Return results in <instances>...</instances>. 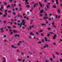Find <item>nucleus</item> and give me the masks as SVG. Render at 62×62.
Returning <instances> with one entry per match:
<instances>
[{
  "label": "nucleus",
  "mask_w": 62,
  "mask_h": 62,
  "mask_svg": "<svg viewBox=\"0 0 62 62\" xmlns=\"http://www.w3.org/2000/svg\"><path fill=\"white\" fill-rule=\"evenodd\" d=\"M39 5L40 7H41V8H42L43 7V6H44V4H41V2H39Z\"/></svg>",
  "instance_id": "1"
},
{
  "label": "nucleus",
  "mask_w": 62,
  "mask_h": 62,
  "mask_svg": "<svg viewBox=\"0 0 62 62\" xmlns=\"http://www.w3.org/2000/svg\"><path fill=\"white\" fill-rule=\"evenodd\" d=\"M45 16L46 17H43V19H48V17H47V14H45Z\"/></svg>",
  "instance_id": "2"
},
{
  "label": "nucleus",
  "mask_w": 62,
  "mask_h": 62,
  "mask_svg": "<svg viewBox=\"0 0 62 62\" xmlns=\"http://www.w3.org/2000/svg\"><path fill=\"white\" fill-rule=\"evenodd\" d=\"M50 3H49L48 4V5H47V9H48L49 8V6H49V5H50Z\"/></svg>",
  "instance_id": "3"
},
{
  "label": "nucleus",
  "mask_w": 62,
  "mask_h": 62,
  "mask_svg": "<svg viewBox=\"0 0 62 62\" xmlns=\"http://www.w3.org/2000/svg\"><path fill=\"white\" fill-rule=\"evenodd\" d=\"M12 47L13 48H15V49H16L17 48V47L16 46H14L13 45H12Z\"/></svg>",
  "instance_id": "4"
},
{
  "label": "nucleus",
  "mask_w": 62,
  "mask_h": 62,
  "mask_svg": "<svg viewBox=\"0 0 62 62\" xmlns=\"http://www.w3.org/2000/svg\"><path fill=\"white\" fill-rule=\"evenodd\" d=\"M15 37H18V38H20V36L18 34H16L15 35Z\"/></svg>",
  "instance_id": "5"
},
{
  "label": "nucleus",
  "mask_w": 62,
  "mask_h": 62,
  "mask_svg": "<svg viewBox=\"0 0 62 62\" xmlns=\"http://www.w3.org/2000/svg\"><path fill=\"white\" fill-rule=\"evenodd\" d=\"M30 34L31 35H32V36H34V33H33V32H31L30 33Z\"/></svg>",
  "instance_id": "6"
},
{
  "label": "nucleus",
  "mask_w": 62,
  "mask_h": 62,
  "mask_svg": "<svg viewBox=\"0 0 62 62\" xmlns=\"http://www.w3.org/2000/svg\"><path fill=\"white\" fill-rule=\"evenodd\" d=\"M3 8V6H2L1 8L0 9V10H1V11H3L2 10V9Z\"/></svg>",
  "instance_id": "7"
},
{
  "label": "nucleus",
  "mask_w": 62,
  "mask_h": 62,
  "mask_svg": "<svg viewBox=\"0 0 62 62\" xmlns=\"http://www.w3.org/2000/svg\"><path fill=\"white\" fill-rule=\"evenodd\" d=\"M24 20H23L22 22V23H25V22H24Z\"/></svg>",
  "instance_id": "8"
},
{
  "label": "nucleus",
  "mask_w": 62,
  "mask_h": 62,
  "mask_svg": "<svg viewBox=\"0 0 62 62\" xmlns=\"http://www.w3.org/2000/svg\"><path fill=\"white\" fill-rule=\"evenodd\" d=\"M13 31L14 32V33H17V31H15V30H13Z\"/></svg>",
  "instance_id": "9"
},
{
  "label": "nucleus",
  "mask_w": 62,
  "mask_h": 62,
  "mask_svg": "<svg viewBox=\"0 0 62 62\" xmlns=\"http://www.w3.org/2000/svg\"><path fill=\"white\" fill-rule=\"evenodd\" d=\"M44 10L43 9L41 10L40 11V13H41L42 12H43Z\"/></svg>",
  "instance_id": "10"
},
{
  "label": "nucleus",
  "mask_w": 62,
  "mask_h": 62,
  "mask_svg": "<svg viewBox=\"0 0 62 62\" xmlns=\"http://www.w3.org/2000/svg\"><path fill=\"white\" fill-rule=\"evenodd\" d=\"M58 13H60V10L58 9Z\"/></svg>",
  "instance_id": "11"
},
{
  "label": "nucleus",
  "mask_w": 62,
  "mask_h": 62,
  "mask_svg": "<svg viewBox=\"0 0 62 62\" xmlns=\"http://www.w3.org/2000/svg\"><path fill=\"white\" fill-rule=\"evenodd\" d=\"M56 3L57 5L58 3V0H56Z\"/></svg>",
  "instance_id": "12"
},
{
  "label": "nucleus",
  "mask_w": 62,
  "mask_h": 62,
  "mask_svg": "<svg viewBox=\"0 0 62 62\" xmlns=\"http://www.w3.org/2000/svg\"><path fill=\"white\" fill-rule=\"evenodd\" d=\"M33 22V21L32 20H31L30 23L31 24H32Z\"/></svg>",
  "instance_id": "13"
},
{
  "label": "nucleus",
  "mask_w": 62,
  "mask_h": 62,
  "mask_svg": "<svg viewBox=\"0 0 62 62\" xmlns=\"http://www.w3.org/2000/svg\"><path fill=\"white\" fill-rule=\"evenodd\" d=\"M45 46L46 47H48L49 46L47 44H46L45 45Z\"/></svg>",
  "instance_id": "14"
},
{
  "label": "nucleus",
  "mask_w": 62,
  "mask_h": 62,
  "mask_svg": "<svg viewBox=\"0 0 62 62\" xmlns=\"http://www.w3.org/2000/svg\"><path fill=\"white\" fill-rule=\"evenodd\" d=\"M3 62H5V61H6V60H5V58H3Z\"/></svg>",
  "instance_id": "15"
},
{
  "label": "nucleus",
  "mask_w": 62,
  "mask_h": 62,
  "mask_svg": "<svg viewBox=\"0 0 62 62\" xmlns=\"http://www.w3.org/2000/svg\"><path fill=\"white\" fill-rule=\"evenodd\" d=\"M41 25H42V26H43V25H45V26L46 25V24H44V23H42L41 24Z\"/></svg>",
  "instance_id": "16"
},
{
  "label": "nucleus",
  "mask_w": 62,
  "mask_h": 62,
  "mask_svg": "<svg viewBox=\"0 0 62 62\" xmlns=\"http://www.w3.org/2000/svg\"><path fill=\"white\" fill-rule=\"evenodd\" d=\"M17 23H21V21L20 20H18L17 21Z\"/></svg>",
  "instance_id": "17"
},
{
  "label": "nucleus",
  "mask_w": 62,
  "mask_h": 62,
  "mask_svg": "<svg viewBox=\"0 0 62 62\" xmlns=\"http://www.w3.org/2000/svg\"><path fill=\"white\" fill-rule=\"evenodd\" d=\"M47 38H46V37H45V41H47Z\"/></svg>",
  "instance_id": "18"
},
{
  "label": "nucleus",
  "mask_w": 62,
  "mask_h": 62,
  "mask_svg": "<svg viewBox=\"0 0 62 62\" xmlns=\"http://www.w3.org/2000/svg\"><path fill=\"white\" fill-rule=\"evenodd\" d=\"M22 28H23V29H25V27L23 26L22 27Z\"/></svg>",
  "instance_id": "19"
},
{
  "label": "nucleus",
  "mask_w": 62,
  "mask_h": 62,
  "mask_svg": "<svg viewBox=\"0 0 62 62\" xmlns=\"http://www.w3.org/2000/svg\"><path fill=\"white\" fill-rule=\"evenodd\" d=\"M53 26L54 28H56V26L54 25H53Z\"/></svg>",
  "instance_id": "20"
},
{
  "label": "nucleus",
  "mask_w": 62,
  "mask_h": 62,
  "mask_svg": "<svg viewBox=\"0 0 62 62\" xmlns=\"http://www.w3.org/2000/svg\"><path fill=\"white\" fill-rule=\"evenodd\" d=\"M55 53H56V54H57L58 55H59V53H57V52H56Z\"/></svg>",
  "instance_id": "21"
},
{
  "label": "nucleus",
  "mask_w": 62,
  "mask_h": 62,
  "mask_svg": "<svg viewBox=\"0 0 62 62\" xmlns=\"http://www.w3.org/2000/svg\"><path fill=\"white\" fill-rule=\"evenodd\" d=\"M11 5L12 6V8H13V7H14V6H13V4H11Z\"/></svg>",
  "instance_id": "22"
},
{
  "label": "nucleus",
  "mask_w": 62,
  "mask_h": 62,
  "mask_svg": "<svg viewBox=\"0 0 62 62\" xmlns=\"http://www.w3.org/2000/svg\"><path fill=\"white\" fill-rule=\"evenodd\" d=\"M39 32H42V30H40L38 32V33H39Z\"/></svg>",
  "instance_id": "23"
},
{
  "label": "nucleus",
  "mask_w": 62,
  "mask_h": 62,
  "mask_svg": "<svg viewBox=\"0 0 62 62\" xmlns=\"http://www.w3.org/2000/svg\"><path fill=\"white\" fill-rule=\"evenodd\" d=\"M26 6L27 8H29L30 7V6L28 5H26Z\"/></svg>",
  "instance_id": "24"
},
{
  "label": "nucleus",
  "mask_w": 62,
  "mask_h": 62,
  "mask_svg": "<svg viewBox=\"0 0 62 62\" xmlns=\"http://www.w3.org/2000/svg\"><path fill=\"white\" fill-rule=\"evenodd\" d=\"M53 7L54 8H56V6L54 5L53 6Z\"/></svg>",
  "instance_id": "25"
},
{
  "label": "nucleus",
  "mask_w": 62,
  "mask_h": 62,
  "mask_svg": "<svg viewBox=\"0 0 62 62\" xmlns=\"http://www.w3.org/2000/svg\"><path fill=\"white\" fill-rule=\"evenodd\" d=\"M29 39H31V36L30 35L29 36Z\"/></svg>",
  "instance_id": "26"
},
{
  "label": "nucleus",
  "mask_w": 62,
  "mask_h": 62,
  "mask_svg": "<svg viewBox=\"0 0 62 62\" xmlns=\"http://www.w3.org/2000/svg\"><path fill=\"white\" fill-rule=\"evenodd\" d=\"M53 44L54 45H56V44L54 42H53Z\"/></svg>",
  "instance_id": "27"
},
{
  "label": "nucleus",
  "mask_w": 62,
  "mask_h": 62,
  "mask_svg": "<svg viewBox=\"0 0 62 62\" xmlns=\"http://www.w3.org/2000/svg\"><path fill=\"white\" fill-rule=\"evenodd\" d=\"M36 34H37V35H39V34L38 33V32H36Z\"/></svg>",
  "instance_id": "28"
},
{
  "label": "nucleus",
  "mask_w": 62,
  "mask_h": 62,
  "mask_svg": "<svg viewBox=\"0 0 62 62\" xmlns=\"http://www.w3.org/2000/svg\"><path fill=\"white\" fill-rule=\"evenodd\" d=\"M10 7V6H9V5H8L7 7V8H9Z\"/></svg>",
  "instance_id": "29"
},
{
  "label": "nucleus",
  "mask_w": 62,
  "mask_h": 62,
  "mask_svg": "<svg viewBox=\"0 0 62 62\" xmlns=\"http://www.w3.org/2000/svg\"><path fill=\"white\" fill-rule=\"evenodd\" d=\"M50 60L51 61H53V59H52L51 58H50Z\"/></svg>",
  "instance_id": "30"
},
{
  "label": "nucleus",
  "mask_w": 62,
  "mask_h": 62,
  "mask_svg": "<svg viewBox=\"0 0 62 62\" xmlns=\"http://www.w3.org/2000/svg\"><path fill=\"white\" fill-rule=\"evenodd\" d=\"M42 15H42V14H40V16H42Z\"/></svg>",
  "instance_id": "31"
},
{
  "label": "nucleus",
  "mask_w": 62,
  "mask_h": 62,
  "mask_svg": "<svg viewBox=\"0 0 62 62\" xmlns=\"http://www.w3.org/2000/svg\"><path fill=\"white\" fill-rule=\"evenodd\" d=\"M55 17H56V19L57 18V17H57V15H55Z\"/></svg>",
  "instance_id": "32"
},
{
  "label": "nucleus",
  "mask_w": 62,
  "mask_h": 62,
  "mask_svg": "<svg viewBox=\"0 0 62 62\" xmlns=\"http://www.w3.org/2000/svg\"><path fill=\"white\" fill-rule=\"evenodd\" d=\"M8 13H11V11H8Z\"/></svg>",
  "instance_id": "33"
},
{
  "label": "nucleus",
  "mask_w": 62,
  "mask_h": 62,
  "mask_svg": "<svg viewBox=\"0 0 62 62\" xmlns=\"http://www.w3.org/2000/svg\"><path fill=\"white\" fill-rule=\"evenodd\" d=\"M18 61H21L22 60H21V59H18Z\"/></svg>",
  "instance_id": "34"
},
{
  "label": "nucleus",
  "mask_w": 62,
  "mask_h": 62,
  "mask_svg": "<svg viewBox=\"0 0 62 62\" xmlns=\"http://www.w3.org/2000/svg\"><path fill=\"white\" fill-rule=\"evenodd\" d=\"M60 60L61 62H62V59H60Z\"/></svg>",
  "instance_id": "35"
},
{
  "label": "nucleus",
  "mask_w": 62,
  "mask_h": 62,
  "mask_svg": "<svg viewBox=\"0 0 62 62\" xmlns=\"http://www.w3.org/2000/svg\"><path fill=\"white\" fill-rule=\"evenodd\" d=\"M38 43H41V41L39 42Z\"/></svg>",
  "instance_id": "36"
},
{
  "label": "nucleus",
  "mask_w": 62,
  "mask_h": 62,
  "mask_svg": "<svg viewBox=\"0 0 62 62\" xmlns=\"http://www.w3.org/2000/svg\"><path fill=\"white\" fill-rule=\"evenodd\" d=\"M54 22H53L52 23V25H54Z\"/></svg>",
  "instance_id": "37"
},
{
  "label": "nucleus",
  "mask_w": 62,
  "mask_h": 62,
  "mask_svg": "<svg viewBox=\"0 0 62 62\" xmlns=\"http://www.w3.org/2000/svg\"><path fill=\"white\" fill-rule=\"evenodd\" d=\"M53 39H55V37L54 36L53 37Z\"/></svg>",
  "instance_id": "38"
},
{
  "label": "nucleus",
  "mask_w": 62,
  "mask_h": 62,
  "mask_svg": "<svg viewBox=\"0 0 62 62\" xmlns=\"http://www.w3.org/2000/svg\"><path fill=\"white\" fill-rule=\"evenodd\" d=\"M54 37H56L57 35H56V34H54Z\"/></svg>",
  "instance_id": "39"
},
{
  "label": "nucleus",
  "mask_w": 62,
  "mask_h": 62,
  "mask_svg": "<svg viewBox=\"0 0 62 62\" xmlns=\"http://www.w3.org/2000/svg\"><path fill=\"white\" fill-rule=\"evenodd\" d=\"M8 29H10V28H11V27H10L9 26H8Z\"/></svg>",
  "instance_id": "40"
},
{
  "label": "nucleus",
  "mask_w": 62,
  "mask_h": 62,
  "mask_svg": "<svg viewBox=\"0 0 62 62\" xmlns=\"http://www.w3.org/2000/svg\"><path fill=\"white\" fill-rule=\"evenodd\" d=\"M13 14H14V15H15V13L13 12Z\"/></svg>",
  "instance_id": "41"
},
{
  "label": "nucleus",
  "mask_w": 62,
  "mask_h": 62,
  "mask_svg": "<svg viewBox=\"0 0 62 62\" xmlns=\"http://www.w3.org/2000/svg\"><path fill=\"white\" fill-rule=\"evenodd\" d=\"M50 34H54V33H53V32H50Z\"/></svg>",
  "instance_id": "42"
},
{
  "label": "nucleus",
  "mask_w": 62,
  "mask_h": 62,
  "mask_svg": "<svg viewBox=\"0 0 62 62\" xmlns=\"http://www.w3.org/2000/svg\"><path fill=\"white\" fill-rule=\"evenodd\" d=\"M31 28H32V27H31V26H30L29 28H30V29H31Z\"/></svg>",
  "instance_id": "43"
},
{
  "label": "nucleus",
  "mask_w": 62,
  "mask_h": 62,
  "mask_svg": "<svg viewBox=\"0 0 62 62\" xmlns=\"http://www.w3.org/2000/svg\"><path fill=\"white\" fill-rule=\"evenodd\" d=\"M51 28H48V30H51Z\"/></svg>",
  "instance_id": "44"
},
{
  "label": "nucleus",
  "mask_w": 62,
  "mask_h": 62,
  "mask_svg": "<svg viewBox=\"0 0 62 62\" xmlns=\"http://www.w3.org/2000/svg\"><path fill=\"white\" fill-rule=\"evenodd\" d=\"M41 35H42V36H43V34L42 33H41Z\"/></svg>",
  "instance_id": "45"
},
{
  "label": "nucleus",
  "mask_w": 62,
  "mask_h": 62,
  "mask_svg": "<svg viewBox=\"0 0 62 62\" xmlns=\"http://www.w3.org/2000/svg\"><path fill=\"white\" fill-rule=\"evenodd\" d=\"M6 15H3V17H6Z\"/></svg>",
  "instance_id": "46"
},
{
  "label": "nucleus",
  "mask_w": 62,
  "mask_h": 62,
  "mask_svg": "<svg viewBox=\"0 0 62 62\" xmlns=\"http://www.w3.org/2000/svg\"><path fill=\"white\" fill-rule=\"evenodd\" d=\"M12 1H13V0H10V1L11 3L12 2Z\"/></svg>",
  "instance_id": "47"
},
{
  "label": "nucleus",
  "mask_w": 62,
  "mask_h": 62,
  "mask_svg": "<svg viewBox=\"0 0 62 62\" xmlns=\"http://www.w3.org/2000/svg\"><path fill=\"white\" fill-rule=\"evenodd\" d=\"M11 16H10V15L8 16V18H10V17Z\"/></svg>",
  "instance_id": "48"
},
{
  "label": "nucleus",
  "mask_w": 62,
  "mask_h": 62,
  "mask_svg": "<svg viewBox=\"0 0 62 62\" xmlns=\"http://www.w3.org/2000/svg\"><path fill=\"white\" fill-rule=\"evenodd\" d=\"M36 4H35L34 6V8H35V7L36 6Z\"/></svg>",
  "instance_id": "49"
},
{
  "label": "nucleus",
  "mask_w": 62,
  "mask_h": 62,
  "mask_svg": "<svg viewBox=\"0 0 62 62\" xmlns=\"http://www.w3.org/2000/svg\"><path fill=\"white\" fill-rule=\"evenodd\" d=\"M52 14H50L49 16H52Z\"/></svg>",
  "instance_id": "50"
},
{
  "label": "nucleus",
  "mask_w": 62,
  "mask_h": 62,
  "mask_svg": "<svg viewBox=\"0 0 62 62\" xmlns=\"http://www.w3.org/2000/svg\"><path fill=\"white\" fill-rule=\"evenodd\" d=\"M4 4L5 5H7V4H6V2H4Z\"/></svg>",
  "instance_id": "51"
},
{
  "label": "nucleus",
  "mask_w": 62,
  "mask_h": 62,
  "mask_svg": "<svg viewBox=\"0 0 62 62\" xmlns=\"http://www.w3.org/2000/svg\"><path fill=\"white\" fill-rule=\"evenodd\" d=\"M12 10L13 11H14L15 10H14V9H12Z\"/></svg>",
  "instance_id": "52"
},
{
  "label": "nucleus",
  "mask_w": 62,
  "mask_h": 62,
  "mask_svg": "<svg viewBox=\"0 0 62 62\" xmlns=\"http://www.w3.org/2000/svg\"><path fill=\"white\" fill-rule=\"evenodd\" d=\"M12 34H13V32H11V33H10L11 35H12Z\"/></svg>",
  "instance_id": "53"
},
{
  "label": "nucleus",
  "mask_w": 62,
  "mask_h": 62,
  "mask_svg": "<svg viewBox=\"0 0 62 62\" xmlns=\"http://www.w3.org/2000/svg\"><path fill=\"white\" fill-rule=\"evenodd\" d=\"M25 2L27 3V1H28V0H25Z\"/></svg>",
  "instance_id": "54"
},
{
  "label": "nucleus",
  "mask_w": 62,
  "mask_h": 62,
  "mask_svg": "<svg viewBox=\"0 0 62 62\" xmlns=\"http://www.w3.org/2000/svg\"><path fill=\"white\" fill-rule=\"evenodd\" d=\"M53 57L54 58H55V57H54V55H53Z\"/></svg>",
  "instance_id": "55"
},
{
  "label": "nucleus",
  "mask_w": 62,
  "mask_h": 62,
  "mask_svg": "<svg viewBox=\"0 0 62 62\" xmlns=\"http://www.w3.org/2000/svg\"><path fill=\"white\" fill-rule=\"evenodd\" d=\"M27 14H28L29 13V12H28V11H27Z\"/></svg>",
  "instance_id": "56"
},
{
  "label": "nucleus",
  "mask_w": 62,
  "mask_h": 62,
  "mask_svg": "<svg viewBox=\"0 0 62 62\" xmlns=\"http://www.w3.org/2000/svg\"><path fill=\"white\" fill-rule=\"evenodd\" d=\"M8 11V10H5V12H6Z\"/></svg>",
  "instance_id": "57"
},
{
  "label": "nucleus",
  "mask_w": 62,
  "mask_h": 62,
  "mask_svg": "<svg viewBox=\"0 0 62 62\" xmlns=\"http://www.w3.org/2000/svg\"><path fill=\"white\" fill-rule=\"evenodd\" d=\"M51 19H52V20H54V18L53 17H51Z\"/></svg>",
  "instance_id": "58"
},
{
  "label": "nucleus",
  "mask_w": 62,
  "mask_h": 62,
  "mask_svg": "<svg viewBox=\"0 0 62 62\" xmlns=\"http://www.w3.org/2000/svg\"><path fill=\"white\" fill-rule=\"evenodd\" d=\"M36 36H34V39H36Z\"/></svg>",
  "instance_id": "59"
},
{
  "label": "nucleus",
  "mask_w": 62,
  "mask_h": 62,
  "mask_svg": "<svg viewBox=\"0 0 62 62\" xmlns=\"http://www.w3.org/2000/svg\"><path fill=\"white\" fill-rule=\"evenodd\" d=\"M45 10L46 11H47V8H46Z\"/></svg>",
  "instance_id": "60"
},
{
  "label": "nucleus",
  "mask_w": 62,
  "mask_h": 62,
  "mask_svg": "<svg viewBox=\"0 0 62 62\" xmlns=\"http://www.w3.org/2000/svg\"><path fill=\"white\" fill-rule=\"evenodd\" d=\"M4 22L5 23H6V21H4Z\"/></svg>",
  "instance_id": "61"
},
{
  "label": "nucleus",
  "mask_w": 62,
  "mask_h": 62,
  "mask_svg": "<svg viewBox=\"0 0 62 62\" xmlns=\"http://www.w3.org/2000/svg\"><path fill=\"white\" fill-rule=\"evenodd\" d=\"M32 4H34L35 3V2L33 1L32 2Z\"/></svg>",
  "instance_id": "62"
},
{
  "label": "nucleus",
  "mask_w": 62,
  "mask_h": 62,
  "mask_svg": "<svg viewBox=\"0 0 62 62\" xmlns=\"http://www.w3.org/2000/svg\"><path fill=\"white\" fill-rule=\"evenodd\" d=\"M24 18H26V16H25L24 17Z\"/></svg>",
  "instance_id": "63"
},
{
  "label": "nucleus",
  "mask_w": 62,
  "mask_h": 62,
  "mask_svg": "<svg viewBox=\"0 0 62 62\" xmlns=\"http://www.w3.org/2000/svg\"><path fill=\"white\" fill-rule=\"evenodd\" d=\"M2 15V13H1V12H0V15Z\"/></svg>",
  "instance_id": "64"
}]
</instances>
